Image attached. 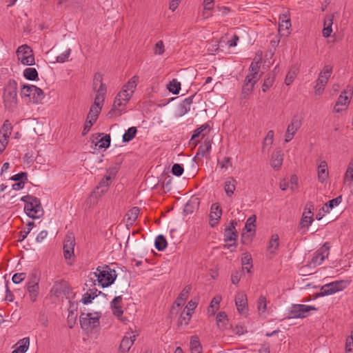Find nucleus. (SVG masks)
I'll return each mask as SVG.
<instances>
[{
  "label": "nucleus",
  "instance_id": "7ed1b4c3",
  "mask_svg": "<svg viewBox=\"0 0 353 353\" xmlns=\"http://www.w3.org/2000/svg\"><path fill=\"white\" fill-rule=\"evenodd\" d=\"M132 94L123 88L117 94L111 110L108 113L109 118L121 116L125 112V106Z\"/></svg>",
  "mask_w": 353,
  "mask_h": 353
},
{
  "label": "nucleus",
  "instance_id": "f257e3e1",
  "mask_svg": "<svg viewBox=\"0 0 353 353\" xmlns=\"http://www.w3.org/2000/svg\"><path fill=\"white\" fill-rule=\"evenodd\" d=\"M117 170L112 168L107 170V174L101 180L96 190L92 192L88 202L94 205L97 203L99 198L101 197L108 190L112 179L116 175Z\"/></svg>",
  "mask_w": 353,
  "mask_h": 353
},
{
  "label": "nucleus",
  "instance_id": "603ef678",
  "mask_svg": "<svg viewBox=\"0 0 353 353\" xmlns=\"http://www.w3.org/2000/svg\"><path fill=\"white\" fill-rule=\"evenodd\" d=\"M191 318V313L190 312H185V310L181 312L180 317L178 320V325H187L190 320Z\"/></svg>",
  "mask_w": 353,
  "mask_h": 353
},
{
  "label": "nucleus",
  "instance_id": "4c0bfd02",
  "mask_svg": "<svg viewBox=\"0 0 353 353\" xmlns=\"http://www.w3.org/2000/svg\"><path fill=\"white\" fill-rule=\"evenodd\" d=\"M24 77L30 81L38 79V72L34 68H27L23 70Z\"/></svg>",
  "mask_w": 353,
  "mask_h": 353
},
{
  "label": "nucleus",
  "instance_id": "f8f14e48",
  "mask_svg": "<svg viewBox=\"0 0 353 353\" xmlns=\"http://www.w3.org/2000/svg\"><path fill=\"white\" fill-rule=\"evenodd\" d=\"M330 243L325 242L319 249H318L312 257V262L315 265H321L325 258H327L330 254Z\"/></svg>",
  "mask_w": 353,
  "mask_h": 353
},
{
  "label": "nucleus",
  "instance_id": "6ab92c4d",
  "mask_svg": "<svg viewBox=\"0 0 353 353\" xmlns=\"http://www.w3.org/2000/svg\"><path fill=\"white\" fill-rule=\"evenodd\" d=\"M196 94H192L189 97L185 99L177 107L176 115L177 117H183L187 114L191 108V105L193 103V99Z\"/></svg>",
  "mask_w": 353,
  "mask_h": 353
},
{
  "label": "nucleus",
  "instance_id": "423d86ee",
  "mask_svg": "<svg viewBox=\"0 0 353 353\" xmlns=\"http://www.w3.org/2000/svg\"><path fill=\"white\" fill-rule=\"evenodd\" d=\"M101 313H84L81 312L79 316L81 327L87 332L92 331L100 325L99 319Z\"/></svg>",
  "mask_w": 353,
  "mask_h": 353
},
{
  "label": "nucleus",
  "instance_id": "864d4df0",
  "mask_svg": "<svg viewBox=\"0 0 353 353\" xmlns=\"http://www.w3.org/2000/svg\"><path fill=\"white\" fill-rule=\"evenodd\" d=\"M200 136H201L203 138L205 136V134H202L201 132H200V131L198 130V128H196L193 132V134L192 135V137L190 140V143H189L190 145L196 146L198 144V143L199 142V139H198V138Z\"/></svg>",
  "mask_w": 353,
  "mask_h": 353
},
{
  "label": "nucleus",
  "instance_id": "2f4dec72",
  "mask_svg": "<svg viewBox=\"0 0 353 353\" xmlns=\"http://www.w3.org/2000/svg\"><path fill=\"white\" fill-rule=\"evenodd\" d=\"M139 81V77L137 75L133 76L126 84L123 86V88L128 91V92L133 94L136 87L137 85V83Z\"/></svg>",
  "mask_w": 353,
  "mask_h": 353
},
{
  "label": "nucleus",
  "instance_id": "58836bf2",
  "mask_svg": "<svg viewBox=\"0 0 353 353\" xmlns=\"http://www.w3.org/2000/svg\"><path fill=\"white\" fill-rule=\"evenodd\" d=\"M221 301V297L219 296H214L210 303V305H209L208 308V313L211 314L212 315H214L216 312V311L219 309V303Z\"/></svg>",
  "mask_w": 353,
  "mask_h": 353
},
{
  "label": "nucleus",
  "instance_id": "7c9ffc66",
  "mask_svg": "<svg viewBox=\"0 0 353 353\" xmlns=\"http://www.w3.org/2000/svg\"><path fill=\"white\" fill-rule=\"evenodd\" d=\"M190 350L191 353H202V347L199 339L196 335L191 336Z\"/></svg>",
  "mask_w": 353,
  "mask_h": 353
},
{
  "label": "nucleus",
  "instance_id": "aec40b11",
  "mask_svg": "<svg viewBox=\"0 0 353 353\" xmlns=\"http://www.w3.org/2000/svg\"><path fill=\"white\" fill-rule=\"evenodd\" d=\"M256 82V79H252V77L246 76L244 81V84L241 91V99H247L248 97L252 92L254 86Z\"/></svg>",
  "mask_w": 353,
  "mask_h": 353
},
{
  "label": "nucleus",
  "instance_id": "338daca9",
  "mask_svg": "<svg viewBox=\"0 0 353 353\" xmlns=\"http://www.w3.org/2000/svg\"><path fill=\"white\" fill-rule=\"evenodd\" d=\"M252 259L250 254H247L241 258L242 265H250V268H252Z\"/></svg>",
  "mask_w": 353,
  "mask_h": 353
},
{
  "label": "nucleus",
  "instance_id": "4d7b16f0",
  "mask_svg": "<svg viewBox=\"0 0 353 353\" xmlns=\"http://www.w3.org/2000/svg\"><path fill=\"white\" fill-rule=\"evenodd\" d=\"M111 308L112 310V313L114 316L118 317L121 321L125 322V319H122V314H123V310L121 307V305H111Z\"/></svg>",
  "mask_w": 353,
  "mask_h": 353
},
{
  "label": "nucleus",
  "instance_id": "f03ea898",
  "mask_svg": "<svg viewBox=\"0 0 353 353\" xmlns=\"http://www.w3.org/2000/svg\"><path fill=\"white\" fill-rule=\"evenodd\" d=\"M3 103L5 108L13 110L17 105V82L14 79H9L5 85L3 93Z\"/></svg>",
  "mask_w": 353,
  "mask_h": 353
},
{
  "label": "nucleus",
  "instance_id": "412c9836",
  "mask_svg": "<svg viewBox=\"0 0 353 353\" xmlns=\"http://www.w3.org/2000/svg\"><path fill=\"white\" fill-rule=\"evenodd\" d=\"M97 94L94 98L93 105L101 107L104 101L105 95L106 93V86L103 83H101L99 87L95 90Z\"/></svg>",
  "mask_w": 353,
  "mask_h": 353
},
{
  "label": "nucleus",
  "instance_id": "cd10ccee",
  "mask_svg": "<svg viewBox=\"0 0 353 353\" xmlns=\"http://www.w3.org/2000/svg\"><path fill=\"white\" fill-rule=\"evenodd\" d=\"M68 287V283L65 281L56 282L51 289V292L55 296H59L61 294L65 292V289Z\"/></svg>",
  "mask_w": 353,
  "mask_h": 353
},
{
  "label": "nucleus",
  "instance_id": "9d476101",
  "mask_svg": "<svg viewBox=\"0 0 353 353\" xmlns=\"http://www.w3.org/2000/svg\"><path fill=\"white\" fill-rule=\"evenodd\" d=\"M17 54L19 60L27 65H32L34 64V57L32 50L28 45H22L19 47L17 50Z\"/></svg>",
  "mask_w": 353,
  "mask_h": 353
},
{
  "label": "nucleus",
  "instance_id": "e2e57ef3",
  "mask_svg": "<svg viewBox=\"0 0 353 353\" xmlns=\"http://www.w3.org/2000/svg\"><path fill=\"white\" fill-rule=\"evenodd\" d=\"M274 141V131L270 130L268 132L267 135L264 139L263 142V148L265 147L266 145H271L273 143Z\"/></svg>",
  "mask_w": 353,
  "mask_h": 353
},
{
  "label": "nucleus",
  "instance_id": "a211bd4d",
  "mask_svg": "<svg viewBox=\"0 0 353 353\" xmlns=\"http://www.w3.org/2000/svg\"><path fill=\"white\" fill-rule=\"evenodd\" d=\"M235 304L239 312L245 314L248 310L247 295L243 292H239L236 295Z\"/></svg>",
  "mask_w": 353,
  "mask_h": 353
},
{
  "label": "nucleus",
  "instance_id": "e433bc0d",
  "mask_svg": "<svg viewBox=\"0 0 353 353\" xmlns=\"http://www.w3.org/2000/svg\"><path fill=\"white\" fill-rule=\"evenodd\" d=\"M342 201V196L340 195L335 199H333L329 201L327 203H325V207L323 208V210L328 213L330 210L334 208L335 206H337Z\"/></svg>",
  "mask_w": 353,
  "mask_h": 353
},
{
  "label": "nucleus",
  "instance_id": "39448f33",
  "mask_svg": "<svg viewBox=\"0 0 353 353\" xmlns=\"http://www.w3.org/2000/svg\"><path fill=\"white\" fill-rule=\"evenodd\" d=\"M20 94L22 98H28V101L32 103H39L44 98L43 90L33 85H22Z\"/></svg>",
  "mask_w": 353,
  "mask_h": 353
},
{
  "label": "nucleus",
  "instance_id": "20e7f679",
  "mask_svg": "<svg viewBox=\"0 0 353 353\" xmlns=\"http://www.w3.org/2000/svg\"><path fill=\"white\" fill-rule=\"evenodd\" d=\"M93 274L97 279L99 285L102 288H106L112 285L117 276L115 270H112L107 265L103 267L99 266L97 268V272Z\"/></svg>",
  "mask_w": 353,
  "mask_h": 353
},
{
  "label": "nucleus",
  "instance_id": "5fc2aeb1",
  "mask_svg": "<svg viewBox=\"0 0 353 353\" xmlns=\"http://www.w3.org/2000/svg\"><path fill=\"white\" fill-rule=\"evenodd\" d=\"M258 310L259 314H263L266 312L267 309V303H266V299L263 296H260L258 301Z\"/></svg>",
  "mask_w": 353,
  "mask_h": 353
},
{
  "label": "nucleus",
  "instance_id": "72a5a7b5",
  "mask_svg": "<svg viewBox=\"0 0 353 353\" xmlns=\"http://www.w3.org/2000/svg\"><path fill=\"white\" fill-rule=\"evenodd\" d=\"M97 292L98 290L96 288L90 290L89 292H87L85 293L83 296V298L81 299V301L85 304L87 305L88 303H90L97 296Z\"/></svg>",
  "mask_w": 353,
  "mask_h": 353
},
{
  "label": "nucleus",
  "instance_id": "6e6d98bb",
  "mask_svg": "<svg viewBox=\"0 0 353 353\" xmlns=\"http://www.w3.org/2000/svg\"><path fill=\"white\" fill-rule=\"evenodd\" d=\"M34 225V223L32 221H30L26 225V230L20 232V239H19V241H22L26 238L27 235L30 232Z\"/></svg>",
  "mask_w": 353,
  "mask_h": 353
},
{
  "label": "nucleus",
  "instance_id": "c756f323",
  "mask_svg": "<svg viewBox=\"0 0 353 353\" xmlns=\"http://www.w3.org/2000/svg\"><path fill=\"white\" fill-rule=\"evenodd\" d=\"M12 130V125L8 120H6L0 129V137L9 140Z\"/></svg>",
  "mask_w": 353,
  "mask_h": 353
},
{
  "label": "nucleus",
  "instance_id": "4be33fe9",
  "mask_svg": "<svg viewBox=\"0 0 353 353\" xmlns=\"http://www.w3.org/2000/svg\"><path fill=\"white\" fill-rule=\"evenodd\" d=\"M279 21H281L279 26V33L284 36H288L289 29L291 27L290 19L283 14L282 17H279Z\"/></svg>",
  "mask_w": 353,
  "mask_h": 353
},
{
  "label": "nucleus",
  "instance_id": "c85d7f7f",
  "mask_svg": "<svg viewBox=\"0 0 353 353\" xmlns=\"http://www.w3.org/2000/svg\"><path fill=\"white\" fill-rule=\"evenodd\" d=\"M236 181L233 177H229L225 182L224 190L228 196H231L236 189Z\"/></svg>",
  "mask_w": 353,
  "mask_h": 353
},
{
  "label": "nucleus",
  "instance_id": "2eb2a0df",
  "mask_svg": "<svg viewBox=\"0 0 353 353\" xmlns=\"http://www.w3.org/2000/svg\"><path fill=\"white\" fill-rule=\"evenodd\" d=\"M222 215V209L221 205L218 203H214L212 204L210 208V212L209 214L210 221L209 224L212 228L215 227Z\"/></svg>",
  "mask_w": 353,
  "mask_h": 353
},
{
  "label": "nucleus",
  "instance_id": "37998d69",
  "mask_svg": "<svg viewBox=\"0 0 353 353\" xmlns=\"http://www.w3.org/2000/svg\"><path fill=\"white\" fill-rule=\"evenodd\" d=\"M274 79L275 77L274 74H268L262 85V90L264 92H267L272 86Z\"/></svg>",
  "mask_w": 353,
  "mask_h": 353
},
{
  "label": "nucleus",
  "instance_id": "680f3d73",
  "mask_svg": "<svg viewBox=\"0 0 353 353\" xmlns=\"http://www.w3.org/2000/svg\"><path fill=\"white\" fill-rule=\"evenodd\" d=\"M165 50H164V44L162 41H159L154 48V53L155 54L161 55L163 54Z\"/></svg>",
  "mask_w": 353,
  "mask_h": 353
},
{
  "label": "nucleus",
  "instance_id": "c03bdc74",
  "mask_svg": "<svg viewBox=\"0 0 353 353\" xmlns=\"http://www.w3.org/2000/svg\"><path fill=\"white\" fill-rule=\"evenodd\" d=\"M216 325L217 326L223 329L225 327L226 322L228 321L227 319V314L224 312H220L216 315Z\"/></svg>",
  "mask_w": 353,
  "mask_h": 353
},
{
  "label": "nucleus",
  "instance_id": "393cba45",
  "mask_svg": "<svg viewBox=\"0 0 353 353\" xmlns=\"http://www.w3.org/2000/svg\"><path fill=\"white\" fill-rule=\"evenodd\" d=\"M283 154L281 150L274 151L272 154L271 166L275 169L279 170L283 163Z\"/></svg>",
  "mask_w": 353,
  "mask_h": 353
},
{
  "label": "nucleus",
  "instance_id": "8fccbe9b",
  "mask_svg": "<svg viewBox=\"0 0 353 353\" xmlns=\"http://www.w3.org/2000/svg\"><path fill=\"white\" fill-rule=\"evenodd\" d=\"M312 221L313 216L308 214L307 212L304 211L300 223L301 227L308 228L312 224Z\"/></svg>",
  "mask_w": 353,
  "mask_h": 353
},
{
  "label": "nucleus",
  "instance_id": "0eeeda50",
  "mask_svg": "<svg viewBox=\"0 0 353 353\" xmlns=\"http://www.w3.org/2000/svg\"><path fill=\"white\" fill-rule=\"evenodd\" d=\"M349 282L347 281H335L330 283L325 284L321 288L319 296H324L333 294L337 292L344 290Z\"/></svg>",
  "mask_w": 353,
  "mask_h": 353
},
{
  "label": "nucleus",
  "instance_id": "a18cd8bd",
  "mask_svg": "<svg viewBox=\"0 0 353 353\" xmlns=\"http://www.w3.org/2000/svg\"><path fill=\"white\" fill-rule=\"evenodd\" d=\"M110 136L109 134H105L101 139L97 142L96 146H97L99 149H106L110 145Z\"/></svg>",
  "mask_w": 353,
  "mask_h": 353
},
{
  "label": "nucleus",
  "instance_id": "4468645a",
  "mask_svg": "<svg viewBox=\"0 0 353 353\" xmlns=\"http://www.w3.org/2000/svg\"><path fill=\"white\" fill-rule=\"evenodd\" d=\"M75 245V239L72 234H68L63 242V255L65 259H70L74 256V248Z\"/></svg>",
  "mask_w": 353,
  "mask_h": 353
},
{
  "label": "nucleus",
  "instance_id": "ddd939ff",
  "mask_svg": "<svg viewBox=\"0 0 353 353\" xmlns=\"http://www.w3.org/2000/svg\"><path fill=\"white\" fill-rule=\"evenodd\" d=\"M302 125L301 120L298 117H294L291 121V123L288 125L287 130L285 134V142L288 143L290 141L297 130L301 128Z\"/></svg>",
  "mask_w": 353,
  "mask_h": 353
},
{
  "label": "nucleus",
  "instance_id": "dca6fc26",
  "mask_svg": "<svg viewBox=\"0 0 353 353\" xmlns=\"http://www.w3.org/2000/svg\"><path fill=\"white\" fill-rule=\"evenodd\" d=\"M352 92V89L350 88V90H345L341 93L334 108L336 112H340L342 111L341 108H338L339 105L347 106L350 104Z\"/></svg>",
  "mask_w": 353,
  "mask_h": 353
},
{
  "label": "nucleus",
  "instance_id": "3c124183",
  "mask_svg": "<svg viewBox=\"0 0 353 353\" xmlns=\"http://www.w3.org/2000/svg\"><path fill=\"white\" fill-rule=\"evenodd\" d=\"M256 217L255 215H252L250 216L245 223V227L243 228V231L246 230L247 232H251L254 230V223L256 222Z\"/></svg>",
  "mask_w": 353,
  "mask_h": 353
},
{
  "label": "nucleus",
  "instance_id": "052dcab7",
  "mask_svg": "<svg viewBox=\"0 0 353 353\" xmlns=\"http://www.w3.org/2000/svg\"><path fill=\"white\" fill-rule=\"evenodd\" d=\"M10 179L17 182L21 181H25L26 182L28 181V174L26 172H21L13 175Z\"/></svg>",
  "mask_w": 353,
  "mask_h": 353
},
{
  "label": "nucleus",
  "instance_id": "b1692460",
  "mask_svg": "<svg viewBox=\"0 0 353 353\" xmlns=\"http://www.w3.org/2000/svg\"><path fill=\"white\" fill-rule=\"evenodd\" d=\"M235 224L234 221H232L230 223V225L225 229L224 230V241H236L237 237Z\"/></svg>",
  "mask_w": 353,
  "mask_h": 353
},
{
  "label": "nucleus",
  "instance_id": "79ce46f5",
  "mask_svg": "<svg viewBox=\"0 0 353 353\" xmlns=\"http://www.w3.org/2000/svg\"><path fill=\"white\" fill-rule=\"evenodd\" d=\"M132 345V340L128 336H124L121 342L119 350L123 352H128Z\"/></svg>",
  "mask_w": 353,
  "mask_h": 353
},
{
  "label": "nucleus",
  "instance_id": "bb28decb",
  "mask_svg": "<svg viewBox=\"0 0 353 353\" xmlns=\"http://www.w3.org/2000/svg\"><path fill=\"white\" fill-rule=\"evenodd\" d=\"M30 345V338L24 337L16 344V349L12 353H26Z\"/></svg>",
  "mask_w": 353,
  "mask_h": 353
},
{
  "label": "nucleus",
  "instance_id": "bf43d9fd",
  "mask_svg": "<svg viewBox=\"0 0 353 353\" xmlns=\"http://www.w3.org/2000/svg\"><path fill=\"white\" fill-rule=\"evenodd\" d=\"M218 165L221 167V168L228 169L230 167L232 166V159L229 157H225L221 161L218 162Z\"/></svg>",
  "mask_w": 353,
  "mask_h": 353
},
{
  "label": "nucleus",
  "instance_id": "a19ab883",
  "mask_svg": "<svg viewBox=\"0 0 353 353\" xmlns=\"http://www.w3.org/2000/svg\"><path fill=\"white\" fill-rule=\"evenodd\" d=\"M155 248L159 251H163L167 247V241L163 235L160 234L157 236L154 242Z\"/></svg>",
  "mask_w": 353,
  "mask_h": 353
},
{
  "label": "nucleus",
  "instance_id": "de8ad7c7",
  "mask_svg": "<svg viewBox=\"0 0 353 353\" xmlns=\"http://www.w3.org/2000/svg\"><path fill=\"white\" fill-rule=\"evenodd\" d=\"M212 148L211 142L210 141H205L198 148L197 155L201 154L203 157L208 153Z\"/></svg>",
  "mask_w": 353,
  "mask_h": 353
},
{
  "label": "nucleus",
  "instance_id": "f3484780",
  "mask_svg": "<svg viewBox=\"0 0 353 353\" xmlns=\"http://www.w3.org/2000/svg\"><path fill=\"white\" fill-rule=\"evenodd\" d=\"M27 290L29 293L30 298L32 302L36 301L39 294V281L37 278L29 279L27 283Z\"/></svg>",
  "mask_w": 353,
  "mask_h": 353
},
{
  "label": "nucleus",
  "instance_id": "1a4fd4ad",
  "mask_svg": "<svg viewBox=\"0 0 353 353\" xmlns=\"http://www.w3.org/2000/svg\"><path fill=\"white\" fill-rule=\"evenodd\" d=\"M24 211L29 217L34 219L41 217L44 213L40 199L38 198L25 204Z\"/></svg>",
  "mask_w": 353,
  "mask_h": 353
},
{
  "label": "nucleus",
  "instance_id": "0e129e2a",
  "mask_svg": "<svg viewBox=\"0 0 353 353\" xmlns=\"http://www.w3.org/2000/svg\"><path fill=\"white\" fill-rule=\"evenodd\" d=\"M26 273H16L13 275L12 280L14 283L18 284L22 282L26 279Z\"/></svg>",
  "mask_w": 353,
  "mask_h": 353
},
{
  "label": "nucleus",
  "instance_id": "ea45409f",
  "mask_svg": "<svg viewBox=\"0 0 353 353\" xmlns=\"http://www.w3.org/2000/svg\"><path fill=\"white\" fill-rule=\"evenodd\" d=\"M168 90L173 94H179L181 90V83L176 79H173L167 85Z\"/></svg>",
  "mask_w": 353,
  "mask_h": 353
},
{
  "label": "nucleus",
  "instance_id": "09e8293b",
  "mask_svg": "<svg viewBox=\"0 0 353 353\" xmlns=\"http://www.w3.org/2000/svg\"><path fill=\"white\" fill-rule=\"evenodd\" d=\"M259 68L260 65L259 62H252L249 68L250 73L247 76L252 77V79H257V74L259 73Z\"/></svg>",
  "mask_w": 353,
  "mask_h": 353
},
{
  "label": "nucleus",
  "instance_id": "774afa93",
  "mask_svg": "<svg viewBox=\"0 0 353 353\" xmlns=\"http://www.w3.org/2000/svg\"><path fill=\"white\" fill-rule=\"evenodd\" d=\"M349 178L350 181H353V161L350 163L345 174V180H347Z\"/></svg>",
  "mask_w": 353,
  "mask_h": 353
},
{
  "label": "nucleus",
  "instance_id": "f704fd0d",
  "mask_svg": "<svg viewBox=\"0 0 353 353\" xmlns=\"http://www.w3.org/2000/svg\"><path fill=\"white\" fill-rule=\"evenodd\" d=\"M140 212V209L138 207H134L130 209L126 214L127 221L130 224H132L137 219Z\"/></svg>",
  "mask_w": 353,
  "mask_h": 353
},
{
  "label": "nucleus",
  "instance_id": "a878e982",
  "mask_svg": "<svg viewBox=\"0 0 353 353\" xmlns=\"http://www.w3.org/2000/svg\"><path fill=\"white\" fill-rule=\"evenodd\" d=\"M328 177L327 165L326 161H322L318 166V179L321 183H324Z\"/></svg>",
  "mask_w": 353,
  "mask_h": 353
},
{
  "label": "nucleus",
  "instance_id": "9b49d317",
  "mask_svg": "<svg viewBox=\"0 0 353 353\" xmlns=\"http://www.w3.org/2000/svg\"><path fill=\"white\" fill-rule=\"evenodd\" d=\"M101 110V107H97L92 105L90 111L87 115L86 121L84 124L82 135L85 136L90 130L91 127L97 121L99 114Z\"/></svg>",
  "mask_w": 353,
  "mask_h": 353
},
{
  "label": "nucleus",
  "instance_id": "13d9d810",
  "mask_svg": "<svg viewBox=\"0 0 353 353\" xmlns=\"http://www.w3.org/2000/svg\"><path fill=\"white\" fill-rule=\"evenodd\" d=\"M183 165L179 163H174L172 167V173L176 176H181L183 173Z\"/></svg>",
  "mask_w": 353,
  "mask_h": 353
},
{
  "label": "nucleus",
  "instance_id": "69168bd1",
  "mask_svg": "<svg viewBox=\"0 0 353 353\" xmlns=\"http://www.w3.org/2000/svg\"><path fill=\"white\" fill-rule=\"evenodd\" d=\"M71 52V50L69 48L65 52L61 54L60 55L57 56V61L59 63H63L65 62L68 58L69 57Z\"/></svg>",
  "mask_w": 353,
  "mask_h": 353
},
{
  "label": "nucleus",
  "instance_id": "49530a36",
  "mask_svg": "<svg viewBox=\"0 0 353 353\" xmlns=\"http://www.w3.org/2000/svg\"><path fill=\"white\" fill-rule=\"evenodd\" d=\"M298 73V68L296 67L292 68L290 71L288 72L285 79V83L287 85H290L294 80L295 77H296Z\"/></svg>",
  "mask_w": 353,
  "mask_h": 353
},
{
  "label": "nucleus",
  "instance_id": "473e14b6",
  "mask_svg": "<svg viewBox=\"0 0 353 353\" xmlns=\"http://www.w3.org/2000/svg\"><path fill=\"white\" fill-rule=\"evenodd\" d=\"M137 129L136 127L129 128L123 134L122 141L123 143H128L132 141L137 135Z\"/></svg>",
  "mask_w": 353,
  "mask_h": 353
},
{
  "label": "nucleus",
  "instance_id": "5701e85b",
  "mask_svg": "<svg viewBox=\"0 0 353 353\" xmlns=\"http://www.w3.org/2000/svg\"><path fill=\"white\" fill-rule=\"evenodd\" d=\"M332 73V67L330 65H325L323 70L320 72L316 81H318L319 84L323 83L324 85H326Z\"/></svg>",
  "mask_w": 353,
  "mask_h": 353
},
{
  "label": "nucleus",
  "instance_id": "6e6552de",
  "mask_svg": "<svg viewBox=\"0 0 353 353\" xmlns=\"http://www.w3.org/2000/svg\"><path fill=\"white\" fill-rule=\"evenodd\" d=\"M311 310H317V308L312 305L303 304H293L289 311V319H303L309 315Z\"/></svg>",
  "mask_w": 353,
  "mask_h": 353
},
{
  "label": "nucleus",
  "instance_id": "c9c22d12",
  "mask_svg": "<svg viewBox=\"0 0 353 353\" xmlns=\"http://www.w3.org/2000/svg\"><path fill=\"white\" fill-rule=\"evenodd\" d=\"M279 237L277 234L272 235L271 239L269 241L268 250L270 253H274L275 251L279 248Z\"/></svg>",
  "mask_w": 353,
  "mask_h": 353
}]
</instances>
